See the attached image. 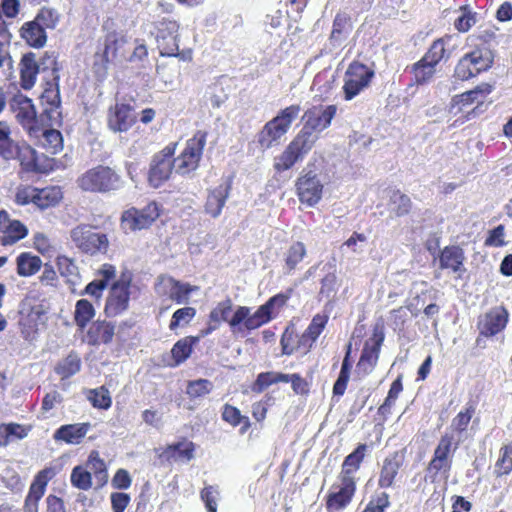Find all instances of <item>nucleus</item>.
<instances>
[{"label":"nucleus","mask_w":512,"mask_h":512,"mask_svg":"<svg viewBox=\"0 0 512 512\" xmlns=\"http://www.w3.org/2000/svg\"><path fill=\"white\" fill-rule=\"evenodd\" d=\"M196 445L194 442L183 437L180 441L168 444L159 453V458L168 463H188L195 457Z\"/></svg>","instance_id":"b1692460"},{"label":"nucleus","mask_w":512,"mask_h":512,"mask_svg":"<svg viewBox=\"0 0 512 512\" xmlns=\"http://www.w3.org/2000/svg\"><path fill=\"white\" fill-rule=\"evenodd\" d=\"M19 35L28 46L36 49L44 47L47 42L44 27H40L34 20L24 22L19 29Z\"/></svg>","instance_id":"7c9ffc66"},{"label":"nucleus","mask_w":512,"mask_h":512,"mask_svg":"<svg viewBox=\"0 0 512 512\" xmlns=\"http://www.w3.org/2000/svg\"><path fill=\"white\" fill-rule=\"evenodd\" d=\"M298 334L294 325H288L281 336L280 345L283 355H292L297 353Z\"/></svg>","instance_id":"052dcab7"},{"label":"nucleus","mask_w":512,"mask_h":512,"mask_svg":"<svg viewBox=\"0 0 512 512\" xmlns=\"http://www.w3.org/2000/svg\"><path fill=\"white\" fill-rule=\"evenodd\" d=\"M33 20L40 27H44V31H46V29H54L56 27L59 17L53 9L42 7Z\"/></svg>","instance_id":"69168bd1"},{"label":"nucleus","mask_w":512,"mask_h":512,"mask_svg":"<svg viewBox=\"0 0 512 512\" xmlns=\"http://www.w3.org/2000/svg\"><path fill=\"white\" fill-rule=\"evenodd\" d=\"M156 31L155 40L159 54L162 57H176L184 62H191L193 59L192 49H179V28L176 20L163 17L154 23Z\"/></svg>","instance_id":"423d86ee"},{"label":"nucleus","mask_w":512,"mask_h":512,"mask_svg":"<svg viewBox=\"0 0 512 512\" xmlns=\"http://www.w3.org/2000/svg\"><path fill=\"white\" fill-rule=\"evenodd\" d=\"M383 342L384 333L382 331H374L373 337L365 342L356 364V373L360 378L370 375L375 370Z\"/></svg>","instance_id":"f3484780"},{"label":"nucleus","mask_w":512,"mask_h":512,"mask_svg":"<svg viewBox=\"0 0 512 512\" xmlns=\"http://www.w3.org/2000/svg\"><path fill=\"white\" fill-rule=\"evenodd\" d=\"M133 273L124 270L120 273L109 289L105 300L104 314L108 318H114L123 314L129 308Z\"/></svg>","instance_id":"9d476101"},{"label":"nucleus","mask_w":512,"mask_h":512,"mask_svg":"<svg viewBox=\"0 0 512 512\" xmlns=\"http://www.w3.org/2000/svg\"><path fill=\"white\" fill-rule=\"evenodd\" d=\"M203 336H185L179 339L171 349V367H177L184 363L192 354L194 347Z\"/></svg>","instance_id":"2f4dec72"},{"label":"nucleus","mask_w":512,"mask_h":512,"mask_svg":"<svg viewBox=\"0 0 512 512\" xmlns=\"http://www.w3.org/2000/svg\"><path fill=\"white\" fill-rule=\"evenodd\" d=\"M465 260L464 251L458 245L445 246L439 255L441 269H448L453 272L460 271Z\"/></svg>","instance_id":"473e14b6"},{"label":"nucleus","mask_w":512,"mask_h":512,"mask_svg":"<svg viewBox=\"0 0 512 512\" xmlns=\"http://www.w3.org/2000/svg\"><path fill=\"white\" fill-rule=\"evenodd\" d=\"M70 482L73 487L87 491L92 487V473L83 466L77 465L71 471Z\"/></svg>","instance_id":"4d7b16f0"},{"label":"nucleus","mask_w":512,"mask_h":512,"mask_svg":"<svg viewBox=\"0 0 512 512\" xmlns=\"http://www.w3.org/2000/svg\"><path fill=\"white\" fill-rule=\"evenodd\" d=\"M301 107L292 104L281 109L276 116L266 122L257 133V144L262 150H268L277 145L281 138L290 130L292 123L298 118Z\"/></svg>","instance_id":"39448f33"},{"label":"nucleus","mask_w":512,"mask_h":512,"mask_svg":"<svg viewBox=\"0 0 512 512\" xmlns=\"http://www.w3.org/2000/svg\"><path fill=\"white\" fill-rule=\"evenodd\" d=\"M86 467L95 477L97 484L102 487L108 481V472L105 461L96 450H92L87 458Z\"/></svg>","instance_id":"49530a36"},{"label":"nucleus","mask_w":512,"mask_h":512,"mask_svg":"<svg viewBox=\"0 0 512 512\" xmlns=\"http://www.w3.org/2000/svg\"><path fill=\"white\" fill-rule=\"evenodd\" d=\"M456 448L457 446L453 447V437L449 434H444L441 436L432 457L444 460H452L451 453Z\"/></svg>","instance_id":"338daca9"},{"label":"nucleus","mask_w":512,"mask_h":512,"mask_svg":"<svg viewBox=\"0 0 512 512\" xmlns=\"http://www.w3.org/2000/svg\"><path fill=\"white\" fill-rule=\"evenodd\" d=\"M287 383V376L281 372H261L257 375L256 380L251 384L250 389L253 393L260 394L269 386L277 383Z\"/></svg>","instance_id":"de8ad7c7"},{"label":"nucleus","mask_w":512,"mask_h":512,"mask_svg":"<svg viewBox=\"0 0 512 512\" xmlns=\"http://www.w3.org/2000/svg\"><path fill=\"white\" fill-rule=\"evenodd\" d=\"M307 255V249L303 242H293L287 249L284 262L288 274L292 273Z\"/></svg>","instance_id":"09e8293b"},{"label":"nucleus","mask_w":512,"mask_h":512,"mask_svg":"<svg viewBox=\"0 0 512 512\" xmlns=\"http://www.w3.org/2000/svg\"><path fill=\"white\" fill-rule=\"evenodd\" d=\"M512 472V441L503 445L495 463L494 473L497 477L509 475Z\"/></svg>","instance_id":"603ef678"},{"label":"nucleus","mask_w":512,"mask_h":512,"mask_svg":"<svg viewBox=\"0 0 512 512\" xmlns=\"http://www.w3.org/2000/svg\"><path fill=\"white\" fill-rule=\"evenodd\" d=\"M81 366L82 361L78 353L71 351L65 358L56 363L54 372L60 376L61 380H65L78 373Z\"/></svg>","instance_id":"a19ab883"},{"label":"nucleus","mask_w":512,"mask_h":512,"mask_svg":"<svg viewBox=\"0 0 512 512\" xmlns=\"http://www.w3.org/2000/svg\"><path fill=\"white\" fill-rule=\"evenodd\" d=\"M402 467V461L398 452L384 458L378 476V487L380 489L391 488Z\"/></svg>","instance_id":"bb28decb"},{"label":"nucleus","mask_w":512,"mask_h":512,"mask_svg":"<svg viewBox=\"0 0 512 512\" xmlns=\"http://www.w3.org/2000/svg\"><path fill=\"white\" fill-rule=\"evenodd\" d=\"M76 183L83 192L109 194L120 190L124 181L115 168L98 164L82 173Z\"/></svg>","instance_id":"20e7f679"},{"label":"nucleus","mask_w":512,"mask_h":512,"mask_svg":"<svg viewBox=\"0 0 512 512\" xmlns=\"http://www.w3.org/2000/svg\"><path fill=\"white\" fill-rule=\"evenodd\" d=\"M451 39L452 36L449 34H445L444 36L435 39L422 58L435 66H437L442 60L448 59L449 52L446 49V45Z\"/></svg>","instance_id":"ea45409f"},{"label":"nucleus","mask_w":512,"mask_h":512,"mask_svg":"<svg viewBox=\"0 0 512 512\" xmlns=\"http://www.w3.org/2000/svg\"><path fill=\"white\" fill-rule=\"evenodd\" d=\"M19 314L18 324L23 338L28 341L34 340L45 315L43 305L35 301L33 303L25 301L22 303Z\"/></svg>","instance_id":"a211bd4d"},{"label":"nucleus","mask_w":512,"mask_h":512,"mask_svg":"<svg viewBox=\"0 0 512 512\" xmlns=\"http://www.w3.org/2000/svg\"><path fill=\"white\" fill-rule=\"evenodd\" d=\"M351 30L350 17L345 13H337L333 20L330 39L341 41L345 34Z\"/></svg>","instance_id":"680f3d73"},{"label":"nucleus","mask_w":512,"mask_h":512,"mask_svg":"<svg viewBox=\"0 0 512 512\" xmlns=\"http://www.w3.org/2000/svg\"><path fill=\"white\" fill-rule=\"evenodd\" d=\"M465 55L470 58V61L481 73L493 66L494 55L489 46L474 45V49L465 53Z\"/></svg>","instance_id":"37998d69"},{"label":"nucleus","mask_w":512,"mask_h":512,"mask_svg":"<svg viewBox=\"0 0 512 512\" xmlns=\"http://www.w3.org/2000/svg\"><path fill=\"white\" fill-rule=\"evenodd\" d=\"M20 11V0H0V37L8 41L12 40L13 35L10 31L12 22L9 19L16 18Z\"/></svg>","instance_id":"c756f323"},{"label":"nucleus","mask_w":512,"mask_h":512,"mask_svg":"<svg viewBox=\"0 0 512 512\" xmlns=\"http://www.w3.org/2000/svg\"><path fill=\"white\" fill-rule=\"evenodd\" d=\"M219 495L218 488L213 485L205 486L200 491V498L203 501L207 512H217V496Z\"/></svg>","instance_id":"774afa93"},{"label":"nucleus","mask_w":512,"mask_h":512,"mask_svg":"<svg viewBox=\"0 0 512 512\" xmlns=\"http://www.w3.org/2000/svg\"><path fill=\"white\" fill-rule=\"evenodd\" d=\"M291 294L292 289H289L286 293H278L270 297L253 313L248 306L239 305L233 310V301L227 297L218 302L209 312L207 324L200 330V336L210 335L222 323H227L233 334H244L245 332L256 330L273 319L274 308H282L291 297Z\"/></svg>","instance_id":"f257e3e1"},{"label":"nucleus","mask_w":512,"mask_h":512,"mask_svg":"<svg viewBox=\"0 0 512 512\" xmlns=\"http://www.w3.org/2000/svg\"><path fill=\"white\" fill-rule=\"evenodd\" d=\"M128 37L121 30H110L104 37L101 46L93 56L92 69L99 78L107 76L109 66L126 59Z\"/></svg>","instance_id":"7ed1b4c3"},{"label":"nucleus","mask_w":512,"mask_h":512,"mask_svg":"<svg viewBox=\"0 0 512 512\" xmlns=\"http://www.w3.org/2000/svg\"><path fill=\"white\" fill-rule=\"evenodd\" d=\"M231 191V181L227 180L213 189L208 190V195L204 205V211L212 218H217L223 207L225 206L226 200L229 197Z\"/></svg>","instance_id":"a878e982"},{"label":"nucleus","mask_w":512,"mask_h":512,"mask_svg":"<svg viewBox=\"0 0 512 512\" xmlns=\"http://www.w3.org/2000/svg\"><path fill=\"white\" fill-rule=\"evenodd\" d=\"M476 412V405L473 402L466 403L465 407L457 413L453 418L451 427L452 429L461 434L465 432L471 422L472 417Z\"/></svg>","instance_id":"864d4df0"},{"label":"nucleus","mask_w":512,"mask_h":512,"mask_svg":"<svg viewBox=\"0 0 512 512\" xmlns=\"http://www.w3.org/2000/svg\"><path fill=\"white\" fill-rule=\"evenodd\" d=\"M195 316L196 309L194 307L187 306L177 309L171 317L169 329L175 330L179 326L187 325Z\"/></svg>","instance_id":"e2e57ef3"},{"label":"nucleus","mask_w":512,"mask_h":512,"mask_svg":"<svg viewBox=\"0 0 512 512\" xmlns=\"http://www.w3.org/2000/svg\"><path fill=\"white\" fill-rule=\"evenodd\" d=\"M28 235V228L20 220L12 219L5 209L0 210V243L11 246Z\"/></svg>","instance_id":"5701e85b"},{"label":"nucleus","mask_w":512,"mask_h":512,"mask_svg":"<svg viewBox=\"0 0 512 512\" xmlns=\"http://www.w3.org/2000/svg\"><path fill=\"white\" fill-rule=\"evenodd\" d=\"M213 390V383L208 379H196L187 382L186 394L191 400L203 398Z\"/></svg>","instance_id":"5fc2aeb1"},{"label":"nucleus","mask_w":512,"mask_h":512,"mask_svg":"<svg viewBox=\"0 0 512 512\" xmlns=\"http://www.w3.org/2000/svg\"><path fill=\"white\" fill-rule=\"evenodd\" d=\"M177 146L178 142H170L152 156L147 171V183L150 187L158 189L170 180L175 169L173 156Z\"/></svg>","instance_id":"9b49d317"},{"label":"nucleus","mask_w":512,"mask_h":512,"mask_svg":"<svg viewBox=\"0 0 512 512\" xmlns=\"http://www.w3.org/2000/svg\"><path fill=\"white\" fill-rule=\"evenodd\" d=\"M11 110L22 127L31 137H39L41 129L37 125L36 110L32 100L23 94H16L10 101Z\"/></svg>","instance_id":"6ab92c4d"},{"label":"nucleus","mask_w":512,"mask_h":512,"mask_svg":"<svg viewBox=\"0 0 512 512\" xmlns=\"http://www.w3.org/2000/svg\"><path fill=\"white\" fill-rule=\"evenodd\" d=\"M41 132L38 145L43 148L47 154L56 155L63 150V137L60 131L56 129H45Z\"/></svg>","instance_id":"c03bdc74"},{"label":"nucleus","mask_w":512,"mask_h":512,"mask_svg":"<svg viewBox=\"0 0 512 512\" xmlns=\"http://www.w3.org/2000/svg\"><path fill=\"white\" fill-rule=\"evenodd\" d=\"M11 157L5 158L6 160L17 159L20 162L22 169L26 172H43V168L39 163L37 152L27 143L14 142L11 147Z\"/></svg>","instance_id":"393cba45"},{"label":"nucleus","mask_w":512,"mask_h":512,"mask_svg":"<svg viewBox=\"0 0 512 512\" xmlns=\"http://www.w3.org/2000/svg\"><path fill=\"white\" fill-rule=\"evenodd\" d=\"M390 203L394 205L393 212L397 217L408 215L412 210V201L406 194L396 189L390 196Z\"/></svg>","instance_id":"13d9d810"},{"label":"nucleus","mask_w":512,"mask_h":512,"mask_svg":"<svg viewBox=\"0 0 512 512\" xmlns=\"http://www.w3.org/2000/svg\"><path fill=\"white\" fill-rule=\"evenodd\" d=\"M458 12L460 15L454 20V28L459 33H466L476 24L477 12L473 11L468 5L460 6Z\"/></svg>","instance_id":"3c124183"},{"label":"nucleus","mask_w":512,"mask_h":512,"mask_svg":"<svg viewBox=\"0 0 512 512\" xmlns=\"http://www.w3.org/2000/svg\"><path fill=\"white\" fill-rule=\"evenodd\" d=\"M207 138V131L197 130L191 138L187 139L185 147L180 154L177 157L173 156L177 174L187 176L199 168L207 144Z\"/></svg>","instance_id":"6e6552de"},{"label":"nucleus","mask_w":512,"mask_h":512,"mask_svg":"<svg viewBox=\"0 0 512 512\" xmlns=\"http://www.w3.org/2000/svg\"><path fill=\"white\" fill-rule=\"evenodd\" d=\"M55 475L56 470L53 467H45L35 475L24 501V512H38L39 501L44 496L49 481Z\"/></svg>","instance_id":"412c9836"},{"label":"nucleus","mask_w":512,"mask_h":512,"mask_svg":"<svg viewBox=\"0 0 512 512\" xmlns=\"http://www.w3.org/2000/svg\"><path fill=\"white\" fill-rule=\"evenodd\" d=\"M168 282L170 285L168 297L177 304L187 303L191 293L196 292L199 289L198 286L183 283L172 277L168 279Z\"/></svg>","instance_id":"a18cd8bd"},{"label":"nucleus","mask_w":512,"mask_h":512,"mask_svg":"<svg viewBox=\"0 0 512 512\" xmlns=\"http://www.w3.org/2000/svg\"><path fill=\"white\" fill-rule=\"evenodd\" d=\"M510 320V313L506 306L498 305L481 314L476 323L478 336L476 344L479 345L483 338H492L503 332Z\"/></svg>","instance_id":"4468645a"},{"label":"nucleus","mask_w":512,"mask_h":512,"mask_svg":"<svg viewBox=\"0 0 512 512\" xmlns=\"http://www.w3.org/2000/svg\"><path fill=\"white\" fill-rule=\"evenodd\" d=\"M391 505L390 495L385 491L375 492L361 512H385Z\"/></svg>","instance_id":"bf43d9fd"},{"label":"nucleus","mask_w":512,"mask_h":512,"mask_svg":"<svg viewBox=\"0 0 512 512\" xmlns=\"http://www.w3.org/2000/svg\"><path fill=\"white\" fill-rule=\"evenodd\" d=\"M82 333V341L89 346L107 345L113 341L115 325L105 319H97L87 325Z\"/></svg>","instance_id":"4be33fe9"},{"label":"nucleus","mask_w":512,"mask_h":512,"mask_svg":"<svg viewBox=\"0 0 512 512\" xmlns=\"http://www.w3.org/2000/svg\"><path fill=\"white\" fill-rule=\"evenodd\" d=\"M31 426H25L19 423H1L0 424V446L6 447L14 440H22L29 434Z\"/></svg>","instance_id":"4c0bfd02"},{"label":"nucleus","mask_w":512,"mask_h":512,"mask_svg":"<svg viewBox=\"0 0 512 512\" xmlns=\"http://www.w3.org/2000/svg\"><path fill=\"white\" fill-rule=\"evenodd\" d=\"M107 127L114 133L129 131L137 122L134 107L126 102H116L107 110Z\"/></svg>","instance_id":"aec40b11"},{"label":"nucleus","mask_w":512,"mask_h":512,"mask_svg":"<svg viewBox=\"0 0 512 512\" xmlns=\"http://www.w3.org/2000/svg\"><path fill=\"white\" fill-rule=\"evenodd\" d=\"M221 417L224 422L232 427L240 426L239 433L241 435L245 434L251 428L250 419L242 415L241 411L231 404L226 403L223 405Z\"/></svg>","instance_id":"58836bf2"},{"label":"nucleus","mask_w":512,"mask_h":512,"mask_svg":"<svg viewBox=\"0 0 512 512\" xmlns=\"http://www.w3.org/2000/svg\"><path fill=\"white\" fill-rule=\"evenodd\" d=\"M294 186L301 204L307 207H315L322 200L324 184L315 171L302 170Z\"/></svg>","instance_id":"2eb2a0df"},{"label":"nucleus","mask_w":512,"mask_h":512,"mask_svg":"<svg viewBox=\"0 0 512 512\" xmlns=\"http://www.w3.org/2000/svg\"><path fill=\"white\" fill-rule=\"evenodd\" d=\"M338 111L336 104L330 105H313L308 108L302 117L304 120L303 128L298 133H305L309 135L312 144L315 145L318 137L313 133H320L330 127L332 120L335 118Z\"/></svg>","instance_id":"ddd939ff"},{"label":"nucleus","mask_w":512,"mask_h":512,"mask_svg":"<svg viewBox=\"0 0 512 512\" xmlns=\"http://www.w3.org/2000/svg\"><path fill=\"white\" fill-rule=\"evenodd\" d=\"M375 78V70L359 60H353L343 75L342 93L345 101H351L366 91Z\"/></svg>","instance_id":"1a4fd4ad"},{"label":"nucleus","mask_w":512,"mask_h":512,"mask_svg":"<svg viewBox=\"0 0 512 512\" xmlns=\"http://www.w3.org/2000/svg\"><path fill=\"white\" fill-rule=\"evenodd\" d=\"M91 428L89 422L65 424L55 430L53 438L66 444L77 445L82 442Z\"/></svg>","instance_id":"c85d7f7f"},{"label":"nucleus","mask_w":512,"mask_h":512,"mask_svg":"<svg viewBox=\"0 0 512 512\" xmlns=\"http://www.w3.org/2000/svg\"><path fill=\"white\" fill-rule=\"evenodd\" d=\"M412 74V84L423 86L432 81L436 74V66L421 58L409 68Z\"/></svg>","instance_id":"e433bc0d"},{"label":"nucleus","mask_w":512,"mask_h":512,"mask_svg":"<svg viewBox=\"0 0 512 512\" xmlns=\"http://www.w3.org/2000/svg\"><path fill=\"white\" fill-rule=\"evenodd\" d=\"M96 315L94 305L85 298L79 299L75 303L73 312V321L77 327V331L84 332L87 325H89Z\"/></svg>","instance_id":"f704fd0d"},{"label":"nucleus","mask_w":512,"mask_h":512,"mask_svg":"<svg viewBox=\"0 0 512 512\" xmlns=\"http://www.w3.org/2000/svg\"><path fill=\"white\" fill-rule=\"evenodd\" d=\"M16 265L19 276L30 277L41 269L43 263L39 256L32 255L29 252H22L16 258Z\"/></svg>","instance_id":"79ce46f5"},{"label":"nucleus","mask_w":512,"mask_h":512,"mask_svg":"<svg viewBox=\"0 0 512 512\" xmlns=\"http://www.w3.org/2000/svg\"><path fill=\"white\" fill-rule=\"evenodd\" d=\"M35 206L41 210L57 206L63 199V192L59 186L36 187Z\"/></svg>","instance_id":"c9c22d12"},{"label":"nucleus","mask_w":512,"mask_h":512,"mask_svg":"<svg viewBox=\"0 0 512 512\" xmlns=\"http://www.w3.org/2000/svg\"><path fill=\"white\" fill-rule=\"evenodd\" d=\"M314 145L309 135L297 133L284 150L274 158L273 168L276 173H283L292 169L298 162L312 150Z\"/></svg>","instance_id":"f8f14e48"},{"label":"nucleus","mask_w":512,"mask_h":512,"mask_svg":"<svg viewBox=\"0 0 512 512\" xmlns=\"http://www.w3.org/2000/svg\"><path fill=\"white\" fill-rule=\"evenodd\" d=\"M481 74L480 71L473 65L470 58L465 54L458 60L454 68V78L460 81L470 80L477 75Z\"/></svg>","instance_id":"6e6d98bb"},{"label":"nucleus","mask_w":512,"mask_h":512,"mask_svg":"<svg viewBox=\"0 0 512 512\" xmlns=\"http://www.w3.org/2000/svg\"><path fill=\"white\" fill-rule=\"evenodd\" d=\"M96 229V226L90 224H79L70 231V238L81 253L92 257L108 253L109 237Z\"/></svg>","instance_id":"0eeeda50"},{"label":"nucleus","mask_w":512,"mask_h":512,"mask_svg":"<svg viewBox=\"0 0 512 512\" xmlns=\"http://www.w3.org/2000/svg\"><path fill=\"white\" fill-rule=\"evenodd\" d=\"M159 216V205L157 202L151 201L142 209L131 207L123 211L120 222L123 229L135 232L150 228Z\"/></svg>","instance_id":"dca6fc26"},{"label":"nucleus","mask_w":512,"mask_h":512,"mask_svg":"<svg viewBox=\"0 0 512 512\" xmlns=\"http://www.w3.org/2000/svg\"><path fill=\"white\" fill-rule=\"evenodd\" d=\"M39 73V64L34 52L22 55L19 62L20 86L24 90H30L35 85Z\"/></svg>","instance_id":"cd10ccee"},{"label":"nucleus","mask_w":512,"mask_h":512,"mask_svg":"<svg viewBox=\"0 0 512 512\" xmlns=\"http://www.w3.org/2000/svg\"><path fill=\"white\" fill-rule=\"evenodd\" d=\"M367 451L368 445L360 443L345 456L340 471L325 496L327 512H341L352 503L360 481L359 471Z\"/></svg>","instance_id":"f03ea898"},{"label":"nucleus","mask_w":512,"mask_h":512,"mask_svg":"<svg viewBox=\"0 0 512 512\" xmlns=\"http://www.w3.org/2000/svg\"><path fill=\"white\" fill-rule=\"evenodd\" d=\"M329 317L326 314H316L313 316L308 327L304 333L313 341L316 342L328 323Z\"/></svg>","instance_id":"0e129e2a"},{"label":"nucleus","mask_w":512,"mask_h":512,"mask_svg":"<svg viewBox=\"0 0 512 512\" xmlns=\"http://www.w3.org/2000/svg\"><path fill=\"white\" fill-rule=\"evenodd\" d=\"M351 343L347 345L345 356L342 361L341 369L336 381L333 384L332 394L333 397L339 399L342 397L347 389L348 382L350 380L352 362H351Z\"/></svg>","instance_id":"72a5a7b5"},{"label":"nucleus","mask_w":512,"mask_h":512,"mask_svg":"<svg viewBox=\"0 0 512 512\" xmlns=\"http://www.w3.org/2000/svg\"><path fill=\"white\" fill-rule=\"evenodd\" d=\"M84 394L93 408L108 410L112 406L110 392L104 385L93 389H87Z\"/></svg>","instance_id":"8fccbe9b"}]
</instances>
